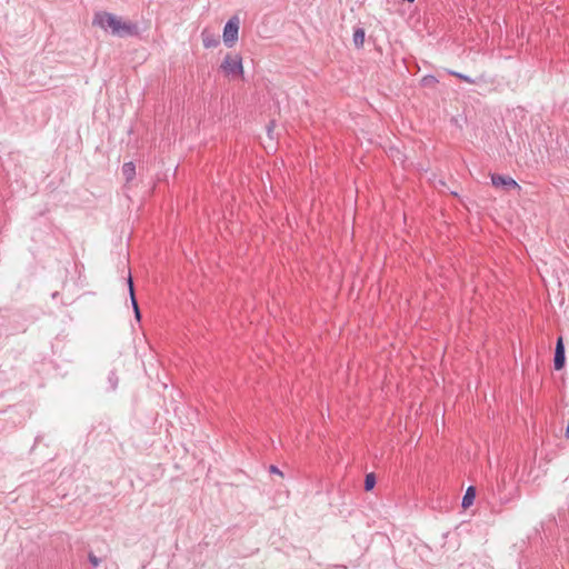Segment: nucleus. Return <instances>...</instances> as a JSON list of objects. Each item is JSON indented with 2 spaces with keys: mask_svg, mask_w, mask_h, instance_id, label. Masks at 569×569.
<instances>
[{
  "mask_svg": "<svg viewBox=\"0 0 569 569\" xmlns=\"http://www.w3.org/2000/svg\"><path fill=\"white\" fill-rule=\"evenodd\" d=\"M92 24L107 31L111 30L112 34L123 37L136 33V27L131 22L123 21L120 17L106 12L99 11L93 16Z\"/></svg>",
  "mask_w": 569,
  "mask_h": 569,
  "instance_id": "obj_1",
  "label": "nucleus"
},
{
  "mask_svg": "<svg viewBox=\"0 0 569 569\" xmlns=\"http://www.w3.org/2000/svg\"><path fill=\"white\" fill-rule=\"evenodd\" d=\"M220 70L227 78H243L242 57L239 53L228 52L220 64Z\"/></svg>",
  "mask_w": 569,
  "mask_h": 569,
  "instance_id": "obj_2",
  "label": "nucleus"
},
{
  "mask_svg": "<svg viewBox=\"0 0 569 569\" xmlns=\"http://www.w3.org/2000/svg\"><path fill=\"white\" fill-rule=\"evenodd\" d=\"M239 19L238 17H232L229 19V21L226 23L223 28V42L227 47L231 48L234 46V43L238 41L239 36Z\"/></svg>",
  "mask_w": 569,
  "mask_h": 569,
  "instance_id": "obj_3",
  "label": "nucleus"
},
{
  "mask_svg": "<svg viewBox=\"0 0 569 569\" xmlns=\"http://www.w3.org/2000/svg\"><path fill=\"white\" fill-rule=\"evenodd\" d=\"M491 182L496 188H506V189H520L518 182L511 177L492 174Z\"/></svg>",
  "mask_w": 569,
  "mask_h": 569,
  "instance_id": "obj_4",
  "label": "nucleus"
},
{
  "mask_svg": "<svg viewBox=\"0 0 569 569\" xmlns=\"http://www.w3.org/2000/svg\"><path fill=\"white\" fill-rule=\"evenodd\" d=\"M565 347H563V340L562 337H559L556 345V352H555V369L561 370L565 366Z\"/></svg>",
  "mask_w": 569,
  "mask_h": 569,
  "instance_id": "obj_5",
  "label": "nucleus"
},
{
  "mask_svg": "<svg viewBox=\"0 0 569 569\" xmlns=\"http://www.w3.org/2000/svg\"><path fill=\"white\" fill-rule=\"evenodd\" d=\"M201 40L204 48H216L219 44L217 34L208 29L202 30Z\"/></svg>",
  "mask_w": 569,
  "mask_h": 569,
  "instance_id": "obj_6",
  "label": "nucleus"
},
{
  "mask_svg": "<svg viewBox=\"0 0 569 569\" xmlns=\"http://www.w3.org/2000/svg\"><path fill=\"white\" fill-rule=\"evenodd\" d=\"M475 498H476V489L473 487H469L466 490V493L462 498V508L463 509L469 508L473 503Z\"/></svg>",
  "mask_w": 569,
  "mask_h": 569,
  "instance_id": "obj_7",
  "label": "nucleus"
},
{
  "mask_svg": "<svg viewBox=\"0 0 569 569\" xmlns=\"http://www.w3.org/2000/svg\"><path fill=\"white\" fill-rule=\"evenodd\" d=\"M122 174L127 181L132 180L136 174L134 164L132 162L124 163L122 167Z\"/></svg>",
  "mask_w": 569,
  "mask_h": 569,
  "instance_id": "obj_8",
  "label": "nucleus"
},
{
  "mask_svg": "<svg viewBox=\"0 0 569 569\" xmlns=\"http://www.w3.org/2000/svg\"><path fill=\"white\" fill-rule=\"evenodd\" d=\"M365 37H366V33H365V30L363 29H357L355 32H353V43L357 48H362L363 47V43H365Z\"/></svg>",
  "mask_w": 569,
  "mask_h": 569,
  "instance_id": "obj_9",
  "label": "nucleus"
},
{
  "mask_svg": "<svg viewBox=\"0 0 569 569\" xmlns=\"http://www.w3.org/2000/svg\"><path fill=\"white\" fill-rule=\"evenodd\" d=\"M128 281H129V291H130L131 302H132V306H133V309H134L136 318L139 320L140 319V311H139V307H138L137 300L134 298V290H133V283H132L131 277H129Z\"/></svg>",
  "mask_w": 569,
  "mask_h": 569,
  "instance_id": "obj_10",
  "label": "nucleus"
},
{
  "mask_svg": "<svg viewBox=\"0 0 569 569\" xmlns=\"http://www.w3.org/2000/svg\"><path fill=\"white\" fill-rule=\"evenodd\" d=\"M375 485H376V478H375V475H373V473H368V475L366 476V479H365V489H366L367 491H370V490H372V489H373Z\"/></svg>",
  "mask_w": 569,
  "mask_h": 569,
  "instance_id": "obj_11",
  "label": "nucleus"
},
{
  "mask_svg": "<svg viewBox=\"0 0 569 569\" xmlns=\"http://www.w3.org/2000/svg\"><path fill=\"white\" fill-rule=\"evenodd\" d=\"M88 559L93 567H98L100 565V559L92 552L88 555Z\"/></svg>",
  "mask_w": 569,
  "mask_h": 569,
  "instance_id": "obj_12",
  "label": "nucleus"
},
{
  "mask_svg": "<svg viewBox=\"0 0 569 569\" xmlns=\"http://www.w3.org/2000/svg\"><path fill=\"white\" fill-rule=\"evenodd\" d=\"M456 76H458L459 78H461V79H463V80H466V81H469L467 77H463V76L458 74V73H456Z\"/></svg>",
  "mask_w": 569,
  "mask_h": 569,
  "instance_id": "obj_13",
  "label": "nucleus"
}]
</instances>
